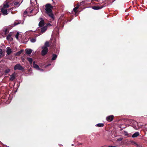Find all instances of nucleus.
Listing matches in <instances>:
<instances>
[{"label":"nucleus","instance_id":"nucleus-1","mask_svg":"<svg viewBox=\"0 0 147 147\" xmlns=\"http://www.w3.org/2000/svg\"><path fill=\"white\" fill-rule=\"evenodd\" d=\"M45 10L46 13L52 18H53V15L52 12V6L50 4H48L46 5Z\"/></svg>","mask_w":147,"mask_h":147},{"label":"nucleus","instance_id":"nucleus-2","mask_svg":"<svg viewBox=\"0 0 147 147\" xmlns=\"http://www.w3.org/2000/svg\"><path fill=\"white\" fill-rule=\"evenodd\" d=\"M49 43L47 42H45L44 46L42 47V55H45L48 51L47 47L49 46Z\"/></svg>","mask_w":147,"mask_h":147},{"label":"nucleus","instance_id":"nucleus-3","mask_svg":"<svg viewBox=\"0 0 147 147\" xmlns=\"http://www.w3.org/2000/svg\"><path fill=\"white\" fill-rule=\"evenodd\" d=\"M9 6V3H7L5 4L2 8L1 11L4 15H5L7 14V10L6 8L8 7Z\"/></svg>","mask_w":147,"mask_h":147},{"label":"nucleus","instance_id":"nucleus-4","mask_svg":"<svg viewBox=\"0 0 147 147\" xmlns=\"http://www.w3.org/2000/svg\"><path fill=\"white\" fill-rule=\"evenodd\" d=\"M50 25V24H46V25L45 26L43 27H42L41 29V33H40L38 34H36V36H38L45 32L47 29V26H48Z\"/></svg>","mask_w":147,"mask_h":147},{"label":"nucleus","instance_id":"nucleus-5","mask_svg":"<svg viewBox=\"0 0 147 147\" xmlns=\"http://www.w3.org/2000/svg\"><path fill=\"white\" fill-rule=\"evenodd\" d=\"M33 11V10L32 9L30 10V8L27 9L24 13V17L28 15V13H31Z\"/></svg>","mask_w":147,"mask_h":147},{"label":"nucleus","instance_id":"nucleus-6","mask_svg":"<svg viewBox=\"0 0 147 147\" xmlns=\"http://www.w3.org/2000/svg\"><path fill=\"white\" fill-rule=\"evenodd\" d=\"M14 69L15 70H21L23 69V67L20 64H17L15 66Z\"/></svg>","mask_w":147,"mask_h":147},{"label":"nucleus","instance_id":"nucleus-7","mask_svg":"<svg viewBox=\"0 0 147 147\" xmlns=\"http://www.w3.org/2000/svg\"><path fill=\"white\" fill-rule=\"evenodd\" d=\"M33 67L34 68L37 70H39L41 71H43V70L42 69L39 68V67L38 65L35 64L34 61L33 63Z\"/></svg>","mask_w":147,"mask_h":147},{"label":"nucleus","instance_id":"nucleus-8","mask_svg":"<svg viewBox=\"0 0 147 147\" xmlns=\"http://www.w3.org/2000/svg\"><path fill=\"white\" fill-rule=\"evenodd\" d=\"M113 115H110L107 117L106 118V119L108 121H111L113 120Z\"/></svg>","mask_w":147,"mask_h":147},{"label":"nucleus","instance_id":"nucleus-9","mask_svg":"<svg viewBox=\"0 0 147 147\" xmlns=\"http://www.w3.org/2000/svg\"><path fill=\"white\" fill-rule=\"evenodd\" d=\"M6 50V52L8 55H10L12 53L11 49L10 47H7Z\"/></svg>","mask_w":147,"mask_h":147},{"label":"nucleus","instance_id":"nucleus-10","mask_svg":"<svg viewBox=\"0 0 147 147\" xmlns=\"http://www.w3.org/2000/svg\"><path fill=\"white\" fill-rule=\"evenodd\" d=\"M7 40L11 41L12 40V38L11 37V35L10 34H9L8 35L7 37Z\"/></svg>","mask_w":147,"mask_h":147},{"label":"nucleus","instance_id":"nucleus-11","mask_svg":"<svg viewBox=\"0 0 147 147\" xmlns=\"http://www.w3.org/2000/svg\"><path fill=\"white\" fill-rule=\"evenodd\" d=\"M45 24L43 20L41 21L39 24V26L40 27H42L43 26H45Z\"/></svg>","mask_w":147,"mask_h":147},{"label":"nucleus","instance_id":"nucleus-12","mask_svg":"<svg viewBox=\"0 0 147 147\" xmlns=\"http://www.w3.org/2000/svg\"><path fill=\"white\" fill-rule=\"evenodd\" d=\"M15 73L12 74L10 78V80L11 81H13V80L15 78Z\"/></svg>","mask_w":147,"mask_h":147},{"label":"nucleus","instance_id":"nucleus-13","mask_svg":"<svg viewBox=\"0 0 147 147\" xmlns=\"http://www.w3.org/2000/svg\"><path fill=\"white\" fill-rule=\"evenodd\" d=\"M26 53L28 54H30L32 52V50L30 49H27L25 50Z\"/></svg>","mask_w":147,"mask_h":147},{"label":"nucleus","instance_id":"nucleus-14","mask_svg":"<svg viewBox=\"0 0 147 147\" xmlns=\"http://www.w3.org/2000/svg\"><path fill=\"white\" fill-rule=\"evenodd\" d=\"M102 7H100L99 6H94L92 7V8L94 9L97 10L102 8Z\"/></svg>","mask_w":147,"mask_h":147},{"label":"nucleus","instance_id":"nucleus-15","mask_svg":"<svg viewBox=\"0 0 147 147\" xmlns=\"http://www.w3.org/2000/svg\"><path fill=\"white\" fill-rule=\"evenodd\" d=\"M139 133L138 132H136L133 134L132 137L133 138L137 137L139 135Z\"/></svg>","mask_w":147,"mask_h":147},{"label":"nucleus","instance_id":"nucleus-16","mask_svg":"<svg viewBox=\"0 0 147 147\" xmlns=\"http://www.w3.org/2000/svg\"><path fill=\"white\" fill-rule=\"evenodd\" d=\"M27 60L29 62L30 64H32V59L31 58H27Z\"/></svg>","mask_w":147,"mask_h":147},{"label":"nucleus","instance_id":"nucleus-17","mask_svg":"<svg viewBox=\"0 0 147 147\" xmlns=\"http://www.w3.org/2000/svg\"><path fill=\"white\" fill-rule=\"evenodd\" d=\"M57 57V56L56 55L53 54V57L52 58V60H54L56 59Z\"/></svg>","mask_w":147,"mask_h":147},{"label":"nucleus","instance_id":"nucleus-18","mask_svg":"<svg viewBox=\"0 0 147 147\" xmlns=\"http://www.w3.org/2000/svg\"><path fill=\"white\" fill-rule=\"evenodd\" d=\"M104 124L103 123H99L96 125V126L98 127H102L103 126Z\"/></svg>","mask_w":147,"mask_h":147},{"label":"nucleus","instance_id":"nucleus-19","mask_svg":"<svg viewBox=\"0 0 147 147\" xmlns=\"http://www.w3.org/2000/svg\"><path fill=\"white\" fill-rule=\"evenodd\" d=\"M14 5L18 7L20 5V3L19 2H15L14 3Z\"/></svg>","mask_w":147,"mask_h":147},{"label":"nucleus","instance_id":"nucleus-20","mask_svg":"<svg viewBox=\"0 0 147 147\" xmlns=\"http://www.w3.org/2000/svg\"><path fill=\"white\" fill-rule=\"evenodd\" d=\"M78 7H76L75 8H74L73 9L74 11L76 13V16H77V15L76 14V12L77 10L78 9Z\"/></svg>","mask_w":147,"mask_h":147},{"label":"nucleus","instance_id":"nucleus-21","mask_svg":"<svg viewBox=\"0 0 147 147\" xmlns=\"http://www.w3.org/2000/svg\"><path fill=\"white\" fill-rule=\"evenodd\" d=\"M10 71L9 69L7 68L5 70V72L6 73H7L9 72Z\"/></svg>","mask_w":147,"mask_h":147},{"label":"nucleus","instance_id":"nucleus-22","mask_svg":"<svg viewBox=\"0 0 147 147\" xmlns=\"http://www.w3.org/2000/svg\"><path fill=\"white\" fill-rule=\"evenodd\" d=\"M23 51L22 50H21L20 51L18 52L16 54V55H20L22 52Z\"/></svg>","mask_w":147,"mask_h":147},{"label":"nucleus","instance_id":"nucleus-23","mask_svg":"<svg viewBox=\"0 0 147 147\" xmlns=\"http://www.w3.org/2000/svg\"><path fill=\"white\" fill-rule=\"evenodd\" d=\"M32 42H34L36 41V39L35 38H33L30 40Z\"/></svg>","mask_w":147,"mask_h":147},{"label":"nucleus","instance_id":"nucleus-24","mask_svg":"<svg viewBox=\"0 0 147 147\" xmlns=\"http://www.w3.org/2000/svg\"><path fill=\"white\" fill-rule=\"evenodd\" d=\"M19 34V32H17L16 35V37L17 39H18V36Z\"/></svg>","mask_w":147,"mask_h":147},{"label":"nucleus","instance_id":"nucleus-25","mask_svg":"<svg viewBox=\"0 0 147 147\" xmlns=\"http://www.w3.org/2000/svg\"><path fill=\"white\" fill-rule=\"evenodd\" d=\"M3 53L2 50L1 49H0V57H1Z\"/></svg>","mask_w":147,"mask_h":147},{"label":"nucleus","instance_id":"nucleus-26","mask_svg":"<svg viewBox=\"0 0 147 147\" xmlns=\"http://www.w3.org/2000/svg\"><path fill=\"white\" fill-rule=\"evenodd\" d=\"M19 24H20V23L19 22H16L14 23V25L15 26H16Z\"/></svg>","mask_w":147,"mask_h":147},{"label":"nucleus","instance_id":"nucleus-27","mask_svg":"<svg viewBox=\"0 0 147 147\" xmlns=\"http://www.w3.org/2000/svg\"><path fill=\"white\" fill-rule=\"evenodd\" d=\"M83 2H82L81 3H80V5H82V4H83Z\"/></svg>","mask_w":147,"mask_h":147},{"label":"nucleus","instance_id":"nucleus-28","mask_svg":"<svg viewBox=\"0 0 147 147\" xmlns=\"http://www.w3.org/2000/svg\"><path fill=\"white\" fill-rule=\"evenodd\" d=\"M109 147H116L115 146H110Z\"/></svg>","mask_w":147,"mask_h":147},{"label":"nucleus","instance_id":"nucleus-29","mask_svg":"<svg viewBox=\"0 0 147 147\" xmlns=\"http://www.w3.org/2000/svg\"><path fill=\"white\" fill-rule=\"evenodd\" d=\"M121 140V139H120V140Z\"/></svg>","mask_w":147,"mask_h":147}]
</instances>
